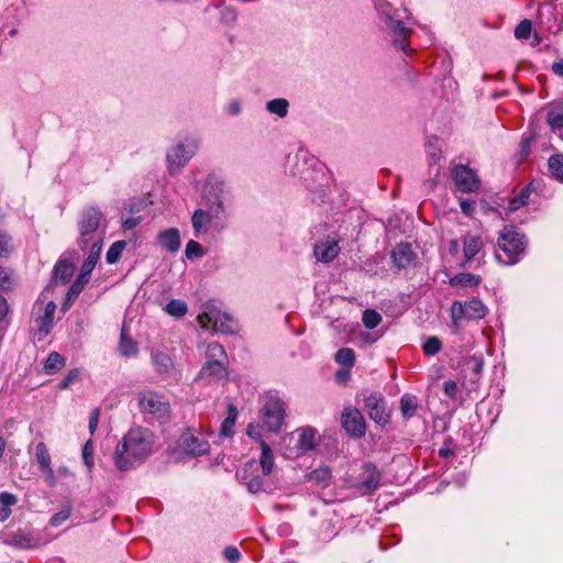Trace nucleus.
I'll list each match as a JSON object with an SVG mask.
<instances>
[{
  "label": "nucleus",
  "instance_id": "f257e3e1",
  "mask_svg": "<svg viewBox=\"0 0 563 563\" xmlns=\"http://www.w3.org/2000/svg\"><path fill=\"white\" fill-rule=\"evenodd\" d=\"M227 186L223 180H209L206 188V208L194 211L191 224L196 238L207 234L210 230L221 232L225 229L224 198Z\"/></svg>",
  "mask_w": 563,
  "mask_h": 563
},
{
  "label": "nucleus",
  "instance_id": "f03ea898",
  "mask_svg": "<svg viewBox=\"0 0 563 563\" xmlns=\"http://www.w3.org/2000/svg\"><path fill=\"white\" fill-rule=\"evenodd\" d=\"M153 444L154 437L148 429L142 427L130 429L115 448L113 456L115 467L128 471L140 465L151 455Z\"/></svg>",
  "mask_w": 563,
  "mask_h": 563
},
{
  "label": "nucleus",
  "instance_id": "7ed1b4c3",
  "mask_svg": "<svg viewBox=\"0 0 563 563\" xmlns=\"http://www.w3.org/2000/svg\"><path fill=\"white\" fill-rule=\"evenodd\" d=\"M377 12L380 26L391 37L396 48L409 54V37L412 33L411 29L405 25L406 9H396L389 0H372Z\"/></svg>",
  "mask_w": 563,
  "mask_h": 563
},
{
  "label": "nucleus",
  "instance_id": "20e7f679",
  "mask_svg": "<svg viewBox=\"0 0 563 563\" xmlns=\"http://www.w3.org/2000/svg\"><path fill=\"white\" fill-rule=\"evenodd\" d=\"M104 222L103 213L98 207L89 206L82 210L78 221L80 249L85 250L89 244H95L98 241L99 244H102L104 236L102 223Z\"/></svg>",
  "mask_w": 563,
  "mask_h": 563
},
{
  "label": "nucleus",
  "instance_id": "39448f33",
  "mask_svg": "<svg viewBox=\"0 0 563 563\" xmlns=\"http://www.w3.org/2000/svg\"><path fill=\"white\" fill-rule=\"evenodd\" d=\"M200 147V139L195 135H185L177 140L166 153L167 170L170 175L179 174Z\"/></svg>",
  "mask_w": 563,
  "mask_h": 563
},
{
  "label": "nucleus",
  "instance_id": "423d86ee",
  "mask_svg": "<svg viewBox=\"0 0 563 563\" xmlns=\"http://www.w3.org/2000/svg\"><path fill=\"white\" fill-rule=\"evenodd\" d=\"M498 247L504 253L505 258L497 253V260L507 265H512L521 261L527 247V239L514 227H505L498 238Z\"/></svg>",
  "mask_w": 563,
  "mask_h": 563
},
{
  "label": "nucleus",
  "instance_id": "0eeeda50",
  "mask_svg": "<svg viewBox=\"0 0 563 563\" xmlns=\"http://www.w3.org/2000/svg\"><path fill=\"white\" fill-rule=\"evenodd\" d=\"M45 530H2L0 539L19 549H32L49 542L54 537H45Z\"/></svg>",
  "mask_w": 563,
  "mask_h": 563
},
{
  "label": "nucleus",
  "instance_id": "6e6552de",
  "mask_svg": "<svg viewBox=\"0 0 563 563\" xmlns=\"http://www.w3.org/2000/svg\"><path fill=\"white\" fill-rule=\"evenodd\" d=\"M198 322L205 330L222 333H232L234 331L233 319L213 303L206 306L203 312L198 316Z\"/></svg>",
  "mask_w": 563,
  "mask_h": 563
},
{
  "label": "nucleus",
  "instance_id": "1a4fd4ad",
  "mask_svg": "<svg viewBox=\"0 0 563 563\" xmlns=\"http://www.w3.org/2000/svg\"><path fill=\"white\" fill-rule=\"evenodd\" d=\"M296 164L294 167V175H297L302 179L308 187L314 183V174L322 173V165L312 155L305 150H299L296 153Z\"/></svg>",
  "mask_w": 563,
  "mask_h": 563
},
{
  "label": "nucleus",
  "instance_id": "9d476101",
  "mask_svg": "<svg viewBox=\"0 0 563 563\" xmlns=\"http://www.w3.org/2000/svg\"><path fill=\"white\" fill-rule=\"evenodd\" d=\"M486 313L487 308L478 299H471L465 302L454 301L451 308V317L455 324L463 319H482Z\"/></svg>",
  "mask_w": 563,
  "mask_h": 563
},
{
  "label": "nucleus",
  "instance_id": "9b49d317",
  "mask_svg": "<svg viewBox=\"0 0 563 563\" xmlns=\"http://www.w3.org/2000/svg\"><path fill=\"white\" fill-rule=\"evenodd\" d=\"M285 404L279 399L269 398L263 408V421L269 431L277 432L284 421Z\"/></svg>",
  "mask_w": 563,
  "mask_h": 563
},
{
  "label": "nucleus",
  "instance_id": "f8f14e48",
  "mask_svg": "<svg viewBox=\"0 0 563 563\" xmlns=\"http://www.w3.org/2000/svg\"><path fill=\"white\" fill-rule=\"evenodd\" d=\"M179 448L190 456H200L209 452L210 445L199 433L187 429L179 439Z\"/></svg>",
  "mask_w": 563,
  "mask_h": 563
},
{
  "label": "nucleus",
  "instance_id": "ddd939ff",
  "mask_svg": "<svg viewBox=\"0 0 563 563\" xmlns=\"http://www.w3.org/2000/svg\"><path fill=\"white\" fill-rule=\"evenodd\" d=\"M344 430L354 438H362L366 431V423L363 415L356 408H345L341 416Z\"/></svg>",
  "mask_w": 563,
  "mask_h": 563
},
{
  "label": "nucleus",
  "instance_id": "4468645a",
  "mask_svg": "<svg viewBox=\"0 0 563 563\" xmlns=\"http://www.w3.org/2000/svg\"><path fill=\"white\" fill-rule=\"evenodd\" d=\"M364 404L369 418L376 423L384 426L388 422L387 402L380 394H371L365 398Z\"/></svg>",
  "mask_w": 563,
  "mask_h": 563
},
{
  "label": "nucleus",
  "instance_id": "2eb2a0df",
  "mask_svg": "<svg viewBox=\"0 0 563 563\" xmlns=\"http://www.w3.org/2000/svg\"><path fill=\"white\" fill-rule=\"evenodd\" d=\"M455 185L462 192H474L479 187V180L474 170L467 166L460 165L453 172Z\"/></svg>",
  "mask_w": 563,
  "mask_h": 563
},
{
  "label": "nucleus",
  "instance_id": "dca6fc26",
  "mask_svg": "<svg viewBox=\"0 0 563 563\" xmlns=\"http://www.w3.org/2000/svg\"><path fill=\"white\" fill-rule=\"evenodd\" d=\"M256 470L255 462H249L244 467L238 472L236 476L247 487L252 494H257L264 490V482L260 475H255Z\"/></svg>",
  "mask_w": 563,
  "mask_h": 563
},
{
  "label": "nucleus",
  "instance_id": "f3484780",
  "mask_svg": "<svg viewBox=\"0 0 563 563\" xmlns=\"http://www.w3.org/2000/svg\"><path fill=\"white\" fill-rule=\"evenodd\" d=\"M339 251L338 241L327 238L314 245L313 254L319 262L330 263L338 256Z\"/></svg>",
  "mask_w": 563,
  "mask_h": 563
},
{
  "label": "nucleus",
  "instance_id": "a211bd4d",
  "mask_svg": "<svg viewBox=\"0 0 563 563\" xmlns=\"http://www.w3.org/2000/svg\"><path fill=\"white\" fill-rule=\"evenodd\" d=\"M391 260L397 268H407L415 263L416 254L409 243H399L391 251Z\"/></svg>",
  "mask_w": 563,
  "mask_h": 563
},
{
  "label": "nucleus",
  "instance_id": "6ab92c4d",
  "mask_svg": "<svg viewBox=\"0 0 563 563\" xmlns=\"http://www.w3.org/2000/svg\"><path fill=\"white\" fill-rule=\"evenodd\" d=\"M35 457L40 470L45 474V481L49 486L55 485V474L51 466V455L44 442H40L35 448Z\"/></svg>",
  "mask_w": 563,
  "mask_h": 563
},
{
  "label": "nucleus",
  "instance_id": "aec40b11",
  "mask_svg": "<svg viewBox=\"0 0 563 563\" xmlns=\"http://www.w3.org/2000/svg\"><path fill=\"white\" fill-rule=\"evenodd\" d=\"M156 240L162 249L172 254L177 253L181 245L180 232L176 228H169L158 232Z\"/></svg>",
  "mask_w": 563,
  "mask_h": 563
},
{
  "label": "nucleus",
  "instance_id": "412c9836",
  "mask_svg": "<svg viewBox=\"0 0 563 563\" xmlns=\"http://www.w3.org/2000/svg\"><path fill=\"white\" fill-rule=\"evenodd\" d=\"M297 433V452L305 454L317 446V430L311 427L299 428Z\"/></svg>",
  "mask_w": 563,
  "mask_h": 563
},
{
  "label": "nucleus",
  "instance_id": "4be33fe9",
  "mask_svg": "<svg viewBox=\"0 0 563 563\" xmlns=\"http://www.w3.org/2000/svg\"><path fill=\"white\" fill-rule=\"evenodd\" d=\"M152 364L158 375L173 377L175 375V365L172 357L164 352L152 353Z\"/></svg>",
  "mask_w": 563,
  "mask_h": 563
},
{
  "label": "nucleus",
  "instance_id": "5701e85b",
  "mask_svg": "<svg viewBox=\"0 0 563 563\" xmlns=\"http://www.w3.org/2000/svg\"><path fill=\"white\" fill-rule=\"evenodd\" d=\"M55 311L56 305L54 301L49 300L45 305L43 313L36 317L35 322L37 324L38 332L42 334V336H46L49 333L51 329L53 328Z\"/></svg>",
  "mask_w": 563,
  "mask_h": 563
},
{
  "label": "nucleus",
  "instance_id": "b1692460",
  "mask_svg": "<svg viewBox=\"0 0 563 563\" xmlns=\"http://www.w3.org/2000/svg\"><path fill=\"white\" fill-rule=\"evenodd\" d=\"M89 245H90V249H89L88 256L85 260V262L82 263L80 274H79V276H81V278H86V279L90 278V274L92 273L97 262L99 261L100 253L102 250V244H99V241L95 244H89Z\"/></svg>",
  "mask_w": 563,
  "mask_h": 563
},
{
  "label": "nucleus",
  "instance_id": "393cba45",
  "mask_svg": "<svg viewBox=\"0 0 563 563\" xmlns=\"http://www.w3.org/2000/svg\"><path fill=\"white\" fill-rule=\"evenodd\" d=\"M165 404L154 393H145L140 397V407L143 411L157 413L164 409Z\"/></svg>",
  "mask_w": 563,
  "mask_h": 563
},
{
  "label": "nucleus",
  "instance_id": "a878e982",
  "mask_svg": "<svg viewBox=\"0 0 563 563\" xmlns=\"http://www.w3.org/2000/svg\"><path fill=\"white\" fill-rule=\"evenodd\" d=\"M463 244V252L467 262L473 260L474 256L477 255L483 247L482 239L477 235L472 234H467L464 238Z\"/></svg>",
  "mask_w": 563,
  "mask_h": 563
},
{
  "label": "nucleus",
  "instance_id": "bb28decb",
  "mask_svg": "<svg viewBox=\"0 0 563 563\" xmlns=\"http://www.w3.org/2000/svg\"><path fill=\"white\" fill-rule=\"evenodd\" d=\"M225 374V363L207 361L200 371L201 378H220Z\"/></svg>",
  "mask_w": 563,
  "mask_h": 563
},
{
  "label": "nucleus",
  "instance_id": "cd10ccee",
  "mask_svg": "<svg viewBox=\"0 0 563 563\" xmlns=\"http://www.w3.org/2000/svg\"><path fill=\"white\" fill-rule=\"evenodd\" d=\"M238 418V409L235 406L230 405L228 407L227 418L223 420L220 429L221 437H231L234 433V426Z\"/></svg>",
  "mask_w": 563,
  "mask_h": 563
},
{
  "label": "nucleus",
  "instance_id": "c85d7f7f",
  "mask_svg": "<svg viewBox=\"0 0 563 563\" xmlns=\"http://www.w3.org/2000/svg\"><path fill=\"white\" fill-rule=\"evenodd\" d=\"M120 354L124 357H131L137 354V344L136 342L128 336L124 328L121 332L120 343H119Z\"/></svg>",
  "mask_w": 563,
  "mask_h": 563
},
{
  "label": "nucleus",
  "instance_id": "c756f323",
  "mask_svg": "<svg viewBox=\"0 0 563 563\" xmlns=\"http://www.w3.org/2000/svg\"><path fill=\"white\" fill-rule=\"evenodd\" d=\"M483 367H484V358H483V355H481V354H475V355L471 356L465 362V368H466V371L471 372V380L472 382L478 380V378L481 377V375L483 373Z\"/></svg>",
  "mask_w": 563,
  "mask_h": 563
},
{
  "label": "nucleus",
  "instance_id": "7c9ffc66",
  "mask_svg": "<svg viewBox=\"0 0 563 563\" xmlns=\"http://www.w3.org/2000/svg\"><path fill=\"white\" fill-rule=\"evenodd\" d=\"M262 453L260 464L262 467L263 475L267 476L272 473L274 467V454L269 445L265 442L261 444Z\"/></svg>",
  "mask_w": 563,
  "mask_h": 563
},
{
  "label": "nucleus",
  "instance_id": "2f4dec72",
  "mask_svg": "<svg viewBox=\"0 0 563 563\" xmlns=\"http://www.w3.org/2000/svg\"><path fill=\"white\" fill-rule=\"evenodd\" d=\"M289 102L285 98H276L266 102V110L269 113L276 114L279 118H285L288 114Z\"/></svg>",
  "mask_w": 563,
  "mask_h": 563
},
{
  "label": "nucleus",
  "instance_id": "473e14b6",
  "mask_svg": "<svg viewBox=\"0 0 563 563\" xmlns=\"http://www.w3.org/2000/svg\"><path fill=\"white\" fill-rule=\"evenodd\" d=\"M481 283V277L478 275H474L471 273H460L454 275L450 279V284L452 286H465V287H473L477 286Z\"/></svg>",
  "mask_w": 563,
  "mask_h": 563
},
{
  "label": "nucleus",
  "instance_id": "72a5a7b5",
  "mask_svg": "<svg viewBox=\"0 0 563 563\" xmlns=\"http://www.w3.org/2000/svg\"><path fill=\"white\" fill-rule=\"evenodd\" d=\"M74 267L67 261H59L54 268V278L66 284L73 276Z\"/></svg>",
  "mask_w": 563,
  "mask_h": 563
},
{
  "label": "nucleus",
  "instance_id": "f704fd0d",
  "mask_svg": "<svg viewBox=\"0 0 563 563\" xmlns=\"http://www.w3.org/2000/svg\"><path fill=\"white\" fill-rule=\"evenodd\" d=\"M418 408L417 397L410 394H405L400 399V410L405 418L412 417Z\"/></svg>",
  "mask_w": 563,
  "mask_h": 563
},
{
  "label": "nucleus",
  "instance_id": "c9c22d12",
  "mask_svg": "<svg viewBox=\"0 0 563 563\" xmlns=\"http://www.w3.org/2000/svg\"><path fill=\"white\" fill-rule=\"evenodd\" d=\"M65 365V358L57 352H52L47 356L44 368L47 374L56 373Z\"/></svg>",
  "mask_w": 563,
  "mask_h": 563
},
{
  "label": "nucleus",
  "instance_id": "e433bc0d",
  "mask_svg": "<svg viewBox=\"0 0 563 563\" xmlns=\"http://www.w3.org/2000/svg\"><path fill=\"white\" fill-rule=\"evenodd\" d=\"M380 474L376 470H372L367 476L362 481L360 488L365 493H373L376 490L380 483Z\"/></svg>",
  "mask_w": 563,
  "mask_h": 563
},
{
  "label": "nucleus",
  "instance_id": "4c0bfd02",
  "mask_svg": "<svg viewBox=\"0 0 563 563\" xmlns=\"http://www.w3.org/2000/svg\"><path fill=\"white\" fill-rule=\"evenodd\" d=\"M206 356L207 361H218L219 363H225L227 361V353L223 346L216 342L208 344Z\"/></svg>",
  "mask_w": 563,
  "mask_h": 563
},
{
  "label": "nucleus",
  "instance_id": "58836bf2",
  "mask_svg": "<svg viewBox=\"0 0 563 563\" xmlns=\"http://www.w3.org/2000/svg\"><path fill=\"white\" fill-rule=\"evenodd\" d=\"M165 311L173 317L181 318L187 311V303L180 299H172L165 307Z\"/></svg>",
  "mask_w": 563,
  "mask_h": 563
},
{
  "label": "nucleus",
  "instance_id": "ea45409f",
  "mask_svg": "<svg viewBox=\"0 0 563 563\" xmlns=\"http://www.w3.org/2000/svg\"><path fill=\"white\" fill-rule=\"evenodd\" d=\"M548 165L552 176L563 181V154L551 156L548 161Z\"/></svg>",
  "mask_w": 563,
  "mask_h": 563
},
{
  "label": "nucleus",
  "instance_id": "a19ab883",
  "mask_svg": "<svg viewBox=\"0 0 563 563\" xmlns=\"http://www.w3.org/2000/svg\"><path fill=\"white\" fill-rule=\"evenodd\" d=\"M16 503H18V498L15 495L7 493V492H3L0 494V505L2 507L0 510L1 520H5L9 517V515L11 512L9 510V507L15 505Z\"/></svg>",
  "mask_w": 563,
  "mask_h": 563
},
{
  "label": "nucleus",
  "instance_id": "79ce46f5",
  "mask_svg": "<svg viewBox=\"0 0 563 563\" xmlns=\"http://www.w3.org/2000/svg\"><path fill=\"white\" fill-rule=\"evenodd\" d=\"M530 186H527L525 187L518 196L514 197L510 201H509V205H508V210L510 212H514L518 209H520L521 207L526 206L529 201V197H530Z\"/></svg>",
  "mask_w": 563,
  "mask_h": 563
},
{
  "label": "nucleus",
  "instance_id": "37998d69",
  "mask_svg": "<svg viewBox=\"0 0 563 563\" xmlns=\"http://www.w3.org/2000/svg\"><path fill=\"white\" fill-rule=\"evenodd\" d=\"M89 282V279L81 278V276H78L77 279L70 286L67 295H66V301L64 306H67L71 303L82 291L85 285Z\"/></svg>",
  "mask_w": 563,
  "mask_h": 563
},
{
  "label": "nucleus",
  "instance_id": "c03bdc74",
  "mask_svg": "<svg viewBox=\"0 0 563 563\" xmlns=\"http://www.w3.org/2000/svg\"><path fill=\"white\" fill-rule=\"evenodd\" d=\"M312 482L321 485L322 487H327L331 481V472L327 467H320L312 471L309 475Z\"/></svg>",
  "mask_w": 563,
  "mask_h": 563
},
{
  "label": "nucleus",
  "instance_id": "a18cd8bd",
  "mask_svg": "<svg viewBox=\"0 0 563 563\" xmlns=\"http://www.w3.org/2000/svg\"><path fill=\"white\" fill-rule=\"evenodd\" d=\"M126 242L125 241H117L112 243V245L109 247L106 260L109 264H114L119 261V258L122 255L123 250L125 249Z\"/></svg>",
  "mask_w": 563,
  "mask_h": 563
},
{
  "label": "nucleus",
  "instance_id": "49530a36",
  "mask_svg": "<svg viewBox=\"0 0 563 563\" xmlns=\"http://www.w3.org/2000/svg\"><path fill=\"white\" fill-rule=\"evenodd\" d=\"M205 254L206 251L197 241L190 240L186 244L185 255L188 260L194 261L196 258L202 257Z\"/></svg>",
  "mask_w": 563,
  "mask_h": 563
},
{
  "label": "nucleus",
  "instance_id": "de8ad7c7",
  "mask_svg": "<svg viewBox=\"0 0 563 563\" xmlns=\"http://www.w3.org/2000/svg\"><path fill=\"white\" fill-rule=\"evenodd\" d=\"M363 324L367 329H374L382 322V316L373 309H366L362 317Z\"/></svg>",
  "mask_w": 563,
  "mask_h": 563
},
{
  "label": "nucleus",
  "instance_id": "09e8293b",
  "mask_svg": "<svg viewBox=\"0 0 563 563\" xmlns=\"http://www.w3.org/2000/svg\"><path fill=\"white\" fill-rule=\"evenodd\" d=\"M335 361L345 366H352L355 361V353L352 349L342 347L335 354Z\"/></svg>",
  "mask_w": 563,
  "mask_h": 563
},
{
  "label": "nucleus",
  "instance_id": "8fccbe9b",
  "mask_svg": "<svg viewBox=\"0 0 563 563\" xmlns=\"http://www.w3.org/2000/svg\"><path fill=\"white\" fill-rule=\"evenodd\" d=\"M442 342L437 336H429L422 346L423 353L433 356L441 351Z\"/></svg>",
  "mask_w": 563,
  "mask_h": 563
},
{
  "label": "nucleus",
  "instance_id": "3c124183",
  "mask_svg": "<svg viewBox=\"0 0 563 563\" xmlns=\"http://www.w3.org/2000/svg\"><path fill=\"white\" fill-rule=\"evenodd\" d=\"M82 460L85 465L90 473L93 467V443L92 440H88L82 448Z\"/></svg>",
  "mask_w": 563,
  "mask_h": 563
},
{
  "label": "nucleus",
  "instance_id": "603ef678",
  "mask_svg": "<svg viewBox=\"0 0 563 563\" xmlns=\"http://www.w3.org/2000/svg\"><path fill=\"white\" fill-rule=\"evenodd\" d=\"M531 30H532V23L530 20H523L521 21L515 29V36L518 38V40H527L530 34H531Z\"/></svg>",
  "mask_w": 563,
  "mask_h": 563
},
{
  "label": "nucleus",
  "instance_id": "864d4df0",
  "mask_svg": "<svg viewBox=\"0 0 563 563\" xmlns=\"http://www.w3.org/2000/svg\"><path fill=\"white\" fill-rule=\"evenodd\" d=\"M547 122L552 129L563 128V112L550 111L547 115Z\"/></svg>",
  "mask_w": 563,
  "mask_h": 563
},
{
  "label": "nucleus",
  "instance_id": "5fc2aeb1",
  "mask_svg": "<svg viewBox=\"0 0 563 563\" xmlns=\"http://www.w3.org/2000/svg\"><path fill=\"white\" fill-rule=\"evenodd\" d=\"M79 375L80 374L77 368L69 371L68 374L66 375V377L58 383V388L59 389L69 388L71 386V384H74L75 382H77L79 379Z\"/></svg>",
  "mask_w": 563,
  "mask_h": 563
},
{
  "label": "nucleus",
  "instance_id": "6e6d98bb",
  "mask_svg": "<svg viewBox=\"0 0 563 563\" xmlns=\"http://www.w3.org/2000/svg\"><path fill=\"white\" fill-rule=\"evenodd\" d=\"M428 158L430 165H437L441 159V148L431 142L428 144Z\"/></svg>",
  "mask_w": 563,
  "mask_h": 563
},
{
  "label": "nucleus",
  "instance_id": "4d7b16f0",
  "mask_svg": "<svg viewBox=\"0 0 563 563\" xmlns=\"http://www.w3.org/2000/svg\"><path fill=\"white\" fill-rule=\"evenodd\" d=\"M69 516L70 508H64L51 518V525L55 527L60 526L69 518Z\"/></svg>",
  "mask_w": 563,
  "mask_h": 563
},
{
  "label": "nucleus",
  "instance_id": "13d9d810",
  "mask_svg": "<svg viewBox=\"0 0 563 563\" xmlns=\"http://www.w3.org/2000/svg\"><path fill=\"white\" fill-rule=\"evenodd\" d=\"M223 555L231 563H236L241 558L240 551L238 550L236 547L233 545L227 547L223 550Z\"/></svg>",
  "mask_w": 563,
  "mask_h": 563
},
{
  "label": "nucleus",
  "instance_id": "bf43d9fd",
  "mask_svg": "<svg viewBox=\"0 0 563 563\" xmlns=\"http://www.w3.org/2000/svg\"><path fill=\"white\" fill-rule=\"evenodd\" d=\"M99 416H100V410L99 408H95L91 412H90V416H89V432L90 434H93L97 427H98V422H99Z\"/></svg>",
  "mask_w": 563,
  "mask_h": 563
},
{
  "label": "nucleus",
  "instance_id": "052dcab7",
  "mask_svg": "<svg viewBox=\"0 0 563 563\" xmlns=\"http://www.w3.org/2000/svg\"><path fill=\"white\" fill-rule=\"evenodd\" d=\"M443 391L446 396L454 398L457 393V385L454 380H445L443 383Z\"/></svg>",
  "mask_w": 563,
  "mask_h": 563
},
{
  "label": "nucleus",
  "instance_id": "680f3d73",
  "mask_svg": "<svg viewBox=\"0 0 563 563\" xmlns=\"http://www.w3.org/2000/svg\"><path fill=\"white\" fill-rule=\"evenodd\" d=\"M460 207L464 214L471 216L473 213V211L475 210V201L468 200V199L461 200Z\"/></svg>",
  "mask_w": 563,
  "mask_h": 563
},
{
  "label": "nucleus",
  "instance_id": "e2e57ef3",
  "mask_svg": "<svg viewBox=\"0 0 563 563\" xmlns=\"http://www.w3.org/2000/svg\"><path fill=\"white\" fill-rule=\"evenodd\" d=\"M10 250V239L4 233L0 232V256L4 255Z\"/></svg>",
  "mask_w": 563,
  "mask_h": 563
},
{
  "label": "nucleus",
  "instance_id": "0e129e2a",
  "mask_svg": "<svg viewBox=\"0 0 563 563\" xmlns=\"http://www.w3.org/2000/svg\"><path fill=\"white\" fill-rule=\"evenodd\" d=\"M10 286V276L4 268L0 267V289L4 290Z\"/></svg>",
  "mask_w": 563,
  "mask_h": 563
},
{
  "label": "nucleus",
  "instance_id": "69168bd1",
  "mask_svg": "<svg viewBox=\"0 0 563 563\" xmlns=\"http://www.w3.org/2000/svg\"><path fill=\"white\" fill-rule=\"evenodd\" d=\"M230 115H238L241 113V104L238 100H232L227 108Z\"/></svg>",
  "mask_w": 563,
  "mask_h": 563
},
{
  "label": "nucleus",
  "instance_id": "338daca9",
  "mask_svg": "<svg viewBox=\"0 0 563 563\" xmlns=\"http://www.w3.org/2000/svg\"><path fill=\"white\" fill-rule=\"evenodd\" d=\"M140 223V218H128L123 221V228H125L126 230H132L134 229L135 227H137Z\"/></svg>",
  "mask_w": 563,
  "mask_h": 563
},
{
  "label": "nucleus",
  "instance_id": "774afa93",
  "mask_svg": "<svg viewBox=\"0 0 563 563\" xmlns=\"http://www.w3.org/2000/svg\"><path fill=\"white\" fill-rule=\"evenodd\" d=\"M551 69L555 75L563 77V58L554 62Z\"/></svg>",
  "mask_w": 563,
  "mask_h": 563
}]
</instances>
